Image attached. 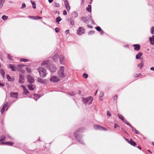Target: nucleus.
Segmentation results:
<instances>
[{"label":"nucleus","instance_id":"f257e3e1","mask_svg":"<svg viewBox=\"0 0 154 154\" xmlns=\"http://www.w3.org/2000/svg\"><path fill=\"white\" fill-rule=\"evenodd\" d=\"M83 128H79L74 133V135L78 142L82 144H84V143L82 140V135L81 134V133L83 132Z\"/></svg>","mask_w":154,"mask_h":154},{"label":"nucleus","instance_id":"f03ea898","mask_svg":"<svg viewBox=\"0 0 154 154\" xmlns=\"http://www.w3.org/2000/svg\"><path fill=\"white\" fill-rule=\"evenodd\" d=\"M41 65L42 66H44L45 67L47 68L51 72H55L57 69V68L55 65L50 64L48 60L43 61L41 64Z\"/></svg>","mask_w":154,"mask_h":154},{"label":"nucleus","instance_id":"7ed1b4c3","mask_svg":"<svg viewBox=\"0 0 154 154\" xmlns=\"http://www.w3.org/2000/svg\"><path fill=\"white\" fill-rule=\"evenodd\" d=\"M40 76L42 77H45L47 75L46 69L44 68L40 67L37 69Z\"/></svg>","mask_w":154,"mask_h":154},{"label":"nucleus","instance_id":"20e7f679","mask_svg":"<svg viewBox=\"0 0 154 154\" xmlns=\"http://www.w3.org/2000/svg\"><path fill=\"white\" fill-rule=\"evenodd\" d=\"M64 68V67L63 66H60L57 72V75L60 78H64L65 77Z\"/></svg>","mask_w":154,"mask_h":154},{"label":"nucleus","instance_id":"39448f33","mask_svg":"<svg viewBox=\"0 0 154 154\" xmlns=\"http://www.w3.org/2000/svg\"><path fill=\"white\" fill-rule=\"evenodd\" d=\"M82 100L84 104L90 105L93 101V98L91 96H89L87 98L82 97Z\"/></svg>","mask_w":154,"mask_h":154},{"label":"nucleus","instance_id":"423d86ee","mask_svg":"<svg viewBox=\"0 0 154 154\" xmlns=\"http://www.w3.org/2000/svg\"><path fill=\"white\" fill-rule=\"evenodd\" d=\"M94 128L96 130H99L100 131H106L107 130V129L99 125H94Z\"/></svg>","mask_w":154,"mask_h":154},{"label":"nucleus","instance_id":"0eeeda50","mask_svg":"<svg viewBox=\"0 0 154 154\" xmlns=\"http://www.w3.org/2000/svg\"><path fill=\"white\" fill-rule=\"evenodd\" d=\"M60 80L58 77L55 75L52 76L50 79V81L53 82H58Z\"/></svg>","mask_w":154,"mask_h":154},{"label":"nucleus","instance_id":"6e6552de","mask_svg":"<svg viewBox=\"0 0 154 154\" xmlns=\"http://www.w3.org/2000/svg\"><path fill=\"white\" fill-rule=\"evenodd\" d=\"M27 79L28 82L30 84L33 83L34 82V79L33 77L30 75H27Z\"/></svg>","mask_w":154,"mask_h":154},{"label":"nucleus","instance_id":"1a4fd4ad","mask_svg":"<svg viewBox=\"0 0 154 154\" xmlns=\"http://www.w3.org/2000/svg\"><path fill=\"white\" fill-rule=\"evenodd\" d=\"M85 29L82 27H79L77 30V34L79 35H82L84 34L85 32Z\"/></svg>","mask_w":154,"mask_h":154},{"label":"nucleus","instance_id":"9d476101","mask_svg":"<svg viewBox=\"0 0 154 154\" xmlns=\"http://www.w3.org/2000/svg\"><path fill=\"white\" fill-rule=\"evenodd\" d=\"M60 59V62L61 64H64V61H65V57L64 56L60 55L59 57Z\"/></svg>","mask_w":154,"mask_h":154},{"label":"nucleus","instance_id":"9b49d317","mask_svg":"<svg viewBox=\"0 0 154 154\" xmlns=\"http://www.w3.org/2000/svg\"><path fill=\"white\" fill-rule=\"evenodd\" d=\"M20 87L22 88L23 89V94H24L26 95L27 94L29 93V91L26 88V87L23 85H21Z\"/></svg>","mask_w":154,"mask_h":154},{"label":"nucleus","instance_id":"f8f14e48","mask_svg":"<svg viewBox=\"0 0 154 154\" xmlns=\"http://www.w3.org/2000/svg\"><path fill=\"white\" fill-rule=\"evenodd\" d=\"M8 67L10 68L13 71H15L16 70L17 68V67L14 66V65H13L11 64H9L8 66Z\"/></svg>","mask_w":154,"mask_h":154},{"label":"nucleus","instance_id":"ddd939ff","mask_svg":"<svg viewBox=\"0 0 154 154\" xmlns=\"http://www.w3.org/2000/svg\"><path fill=\"white\" fill-rule=\"evenodd\" d=\"M133 46L134 47V50L135 51H139L140 49L141 46L139 44H134Z\"/></svg>","mask_w":154,"mask_h":154},{"label":"nucleus","instance_id":"4468645a","mask_svg":"<svg viewBox=\"0 0 154 154\" xmlns=\"http://www.w3.org/2000/svg\"><path fill=\"white\" fill-rule=\"evenodd\" d=\"M82 20L84 23H87V22L90 20V17H82L81 18Z\"/></svg>","mask_w":154,"mask_h":154},{"label":"nucleus","instance_id":"2eb2a0df","mask_svg":"<svg viewBox=\"0 0 154 154\" xmlns=\"http://www.w3.org/2000/svg\"><path fill=\"white\" fill-rule=\"evenodd\" d=\"M66 20L68 22H70V24L72 26H73L74 25V21L72 19V18H67Z\"/></svg>","mask_w":154,"mask_h":154},{"label":"nucleus","instance_id":"dca6fc26","mask_svg":"<svg viewBox=\"0 0 154 154\" xmlns=\"http://www.w3.org/2000/svg\"><path fill=\"white\" fill-rule=\"evenodd\" d=\"M18 93L15 92H11L10 93V96L13 97L17 98L18 97Z\"/></svg>","mask_w":154,"mask_h":154},{"label":"nucleus","instance_id":"f3484780","mask_svg":"<svg viewBox=\"0 0 154 154\" xmlns=\"http://www.w3.org/2000/svg\"><path fill=\"white\" fill-rule=\"evenodd\" d=\"M59 56L57 54H55L52 57V60L55 62H56L57 61L58 58H59Z\"/></svg>","mask_w":154,"mask_h":154},{"label":"nucleus","instance_id":"a211bd4d","mask_svg":"<svg viewBox=\"0 0 154 154\" xmlns=\"http://www.w3.org/2000/svg\"><path fill=\"white\" fill-rule=\"evenodd\" d=\"M27 87L29 90L30 91H32L34 90L35 88V85L32 84L28 85H27Z\"/></svg>","mask_w":154,"mask_h":154},{"label":"nucleus","instance_id":"6ab92c4d","mask_svg":"<svg viewBox=\"0 0 154 154\" xmlns=\"http://www.w3.org/2000/svg\"><path fill=\"white\" fill-rule=\"evenodd\" d=\"M64 4L67 11H69L70 8L69 2L67 1H65V2L64 3Z\"/></svg>","mask_w":154,"mask_h":154},{"label":"nucleus","instance_id":"aec40b11","mask_svg":"<svg viewBox=\"0 0 154 154\" xmlns=\"http://www.w3.org/2000/svg\"><path fill=\"white\" fill-rule=\"evenodd\" d=\"M128 143L131 145L134 146H136L137 145L135 141H133L132 139L131 138L130 139Z\"/></svg>","mask_w":154,"mask_h":154},{"label":"nucleus","instance_id":"412c9836","mask_svg":"<svg viewBox=\"0 0 154 154\" xmlns=\"http://www.w3.org/2000/svg\"><path fill=\"white\" fill-rule=\"evenodd\" d=\"M29 18L32 19L33 20H37L38 19H40L42 18L38 16H30L29 17Z\"/></svg>","mask_w":154,"mask_h":154},{"label":"nucleus","instance_id":"4be33fe9","mask_svg":"<svg viewBox=\"0 0 154 154\" xmlns=\"http://www.w3.org/2000/svg\"><path fill=\"white\" fill-rule=\"evenodd\" d=\"M149 40L151 45H153L154 44V35L152 36V38L151 37L149 38Z\"/></svg>","mask_w":154,"mask_h":154},{"label":"nucleus","instance_id":"5701e85b","mask_svg":"<svg viewBox=\"0 0 154 154\" xmlns=\"http://www.w3.org/2000/svg\"><path fill=\"white\" fill-rule=\"evenodd\" d=\"M71 16L72 18H75L78 16V14L76 11H74L71 14Z\"/></svg>","mask_w":154,"mask_h":154},{"label":"nucleus","instance_id":"b1692460","mask_svg":"<svg viewBox=\"0 0 154 154\" xmlns=\"http://www.w3.org/2000/svg\"><path fill=\"white\" fill-rule=\"evenodd\" d=\"M6 77L7 79L9 81L13 82L14 80V78H11L8 74L6 75Z\"/></svg>","mask_w":154,"mask_h":154},{"label":"nucleus","instance_id":"393cba45","mask_svg":"<svg viewBox=\"0 0 154 154\" xmlns=\"http://www.w3.org/2000/svg\"><path fill=\"white\" fill-rule=\"evenodd\" d=\"M143 55V54L141 52H139L136 55V58L137 60L140 59L141 56Z\"/></svg>","mask_w":154,"mask_h":154},{"label":"nucleus","instance_id":"a878e982","mask_svg":"<svg viewBox=\"0 0 154 154\" xmlns=\"http://www.w3.org/2000/svg\"><path fill=\"white\" fill-rule=\"evenodd\" d=\"M37 81L40 83L44 84L45 83V82L44 80L40 78H38L37 79Z\"/></svg>","mask_w":154,"mask_h":154},{"label":"nucleus","instance_id":"bb28decb","mask_svg":"<svg viewBox=\"0 0 154 154\" xmlns=\"http://www.w3.org/2000/svg\"><path fill=\"white\" fill-rule=\"evenodd\" d=\"M132 128V131L135 133V134H139V132L137 131L136 129L134 128L132 126H131V127Z\"/></svg>","mask_w":154,"mask_h":154},{"label":"nucleus","instance_id":"cd10ccee","mask_svg":"<svg viewBox=\"0 0 154 154\" xmlns=\"http://www.w3.org/2000/svg\"><path fill=\"white\" fill-rule=\"evenodd\" d=\"M62 19H61L60 17V16H58L57 17L56 19V22L58 24H59V22L60 21L62 20Z\"/></svg>","mask_w":154,"mask_h":154},{"label":"nucleus","instance_id":"c85d7f7f","mask_svg":"<svg viewBox=\"0 0 154 154\" xmlns=\"http://www.w3.org/2000/svg\"><path fill=\"white\" fill-rule=\"evenodd\" d=\"M86 10L88 11L91 12V5H88V7L86 8Z\"/></svg>","mask_w":154,"mask_h":154},{"label":"nucleus","instance_id":"c756f323","mask_svg":"<svg viewBox=\"0 0 154 154\" xmlns=\"http://www.w3.org/2000/svg\"><path fill=\"white\" fill-rule=\"evenodd\" d=\"M118 116L123 122L125 120L124 118L121 114H118Z\"/></svg>","mask_w":154,"mask_h":154},{"label":"nucleus","instance_id":"7c9ffc66","mask_svg":"<svg viewBox=\"0 0 154 154\" xmlns=\"http://www.w3.org/2000/svg\"><path fill=\"white\" fill-rule=\"evenodd\" d=\"M7 58L10 60L13 61V59L12 58V57L9 54H7Z\"/></svg>","mask_w":154,"mask_h":154},{"label":"nucleus","instance_id":"2f4dec72","mask_svg":"<svg viewBox=\"0 0 154 154\" xmlns=\"http://www.w3.org/2000/svg\"><path fill=\"white\" fill-rule=\"evenodd\" d=\"M144 64L143 62H141L140 63H139L137 65V66L140 68L141 69H142V68Z\"/></svg>","mask_w":154,"mask_h":154},{"label":"nucleus","instance_id":"473e14b6","mask_svg":"<svg viewBox=\"0 0 154 154\" xmlns=\"http://www.w3.org/2000/svg\"><path fill=\"white\" fill-rule=\"evenodd\" d=\"M0 73L3 77H4L5 72L3 69H0Z\"/></svg>","mask_w":154,"mask_h":154},{"label":"nucleus","instance_id":"72a5a7b5","mask_svg":"<svg viewBox=\"0 0 154 154\" xmlns=\"http://www.w3.org/2000/svg\"><path fill=\"white\" fill-rule=\"evenodd\" d=\"M5 1V0H0V8H2L3 4L4 3Z\"/></svg>","mask_w":154,"mask_h":154},{"label":"nucleus","instance_id":"f704fd0d","mask_svg":"<svg viewBox=\"0 0 154 154\" xmlns=\"http://www.w3.org/2000/svg\"><path fill=\"white\" fill-rule=\"evenodd\" d=\"M29 61V60L27 59L22 58L20 59V62H27Z\"/></svg>","mask_w":154,"mask_h":154},{"label":"nucleus","instance_id":"c9c22d12","mask_svg":"<svg viewBox=\"0 0 154 154\" xmlns=\"http://www.w3.org/2000/svg\"><path fill=\"white\" fill-rule=\"evenodd\" d=\"M68 94L69 95L71 96H73L75 94V93L74 92L72 91V92H69L68 93Z\"/></svg>","mask_w":154,"mask_h":154},{"label":"nucleus","instance_id":"e433bc0d","mask_svg":"<svg viewBox=\"0 0 154 154\" xmlns=\"http://www.w3.org/2000/svg\"><path fill=\"white\" fill-rule=\"evenodd\" d=\"M26 69L28 73L29 74H31V71L30 69L27 67L26 68Z\"/></svg>","mask_w":154,"mask_h":154},{"label":"nucleus","instance_id":"4c0bfd02","mask_svg":"<svg viewBox=\"0 0 154 154\" xmlns=\"http://www.w3.org/2000/svg\"><path fill=\"white\" fill-rule=\"evenodd\" d=\"M33 95L35 97H36L37 98V99L35 98H34V99L36 101H37V100L38 98H39L40 97L39 95L38 94H33Z\"/></svg>","mask_w":154,"mask_h":154},{"label":"nucleus","instance_id":"58836bf2","mask_svg":"<svg viewBox=\"0 0 154 154\" xmlns=\"http://www.w3.org/2000/svg\"><path fill=\"white\" fill-rule=\"evenodd\" d=\"M6 137L4 136H2L0 137V141L5 140Z\"/></svg>","mask_w":154,"mask_h":154},{"label":"nucleus","instance_id":"ea45409f","mask_svg":"<svg viewBox=\"0 0 154 154\" xmlns=\"http://www.w3.org/2000/svg\"><path fill=\"white\" fill-rule=\"evenodd\" d=\"M124 122L125 124H126L130 126V127L132 126L130 124H129L126 120H125L123 122Z\"/></svg>","mask_w":154,"mask_h":154},{"label":"nucleus","instance_id":"a19ab883","mask_svg":"<svg viewBox=\"0 0 154 154\" xmlns=\"http://www.w3.org/2000/svg\"><path fill=\"white\" fill-rule=\"evenodd\" d=\"M151 33L152 34H154V26H152L151 29Z\"/></svg>","mask_w":154,"mask_h":154},{"label":"nucleus","instance_id":"79ce46f5","mask_svg":"<svg viewBox=\"0 0 154 154\" xmlns=\"http://www.w3.org/2000/svg\"><path fill=\"white\" fill-rule=\"evenodd\" d=\"M8 18V17L7 16H6L5 15H3L2 17V19L4 20H6Z\"/></svg>","mask_w":154,"mask_h":154},{"label":"nucleus","instance_id":"37998d69","mask_svg":"<svg viewBox=\"0 0 154 154\" xmlns=\"http://www.w3.org/2000/svg\"><path fill=\"white\" fill-rule=\"evenodd\" d=\"M95 28L97 30L98 32L101 31V30H102L101 28L99 26L96 27Z\"/></svg>","mask_w":154,"mask_h":154},{"label":"nucleus","instance_id":"c03bdc74","mask_svg":"<svg viewBox=\"0 0 154 154\" xmlns=\"http://www.w3.org/2000/svg\"><path fill=\"white\" fill-rule=\"evenodd\" d=\"M90 20H91V24H92L94 25L95 24L94 21L92 19V17L91 16H90Z\"/></svg>","mask_w":154,"mask_h":154},{"label":"nucleus","instance_id":"a18cd8bd","mask_svg":"<svg viewBox=\"0 0 154 154\" xmlns=\"http://www.w3.org/2000/svg\"><path fill=\"white\" fill-rule=\"evenodd\" d=\"M54 7H55L59 8L60 5L58 3L55 2L54 4Z\"/></svg>","mask_w":154,"mask_h":154},{"label":"nucleus","instance_id":"49530a36","mask_svg":"<svg viewBox=\"0 0 154 154\" xmlns=\"http://www.w3.org/2000/svg\"><path fill=\"white\" fill-rule=\"evenodd\" d=\"M94 31H93V30L91 31H89L88 32V35H92V34H94Z\"/></svg>","mask_w":154,"mask_h":154},{"label":"nucleus","instance_id":"de8ad7c7","mask_svg":"<svg viewBox=\"0 0 154 154\" xmlns=\"http://www.w3.org/2000/svg\"><path fill=\"white\" fill-rule=\"evenodd\" d=\"M5 144H8L11 145L13 144V143L12 142H5Z\"/></svg>","mask_w":154,"mask_h":154},{"label":"nucleus","instance_id":"09e8293b","mask_svg":"<svg viewBox=\"0 0 154 154\" xmlns=\"http://www.w3.org/2000/svg\"><path fill=\"white\" fill-rule=\"evenodd\" d=\"M83 77L85 79L87 78L88 77V75L85 73H84L83 74Z\"/></svg>","mask_w":154,"mask_h":154},{"label":"nucleus","instance_id":"8fccbe9b","mask_svg":"<svg viewBox=\"0 0 154 154\" xmlns=\"http://www.w3.org/2000/svg\"><path fill=\"white\" fill-rule=\"evenodd\" d=\"M121 130L122 131L124 132L126 134H128L127 132L125 131V130L124 128H121Z\"/></svg>","mask_w":154,"mask_h":154},{"label":"nucleus","instance_id":"3c124183","mask_svg":"<svg viewBox=\"0 0 154 154\" xmlns=\"http://www.w3.org/2000/svg\"><path fill=\"white\" fill-rule=\"evenodd\" d=\"M24 79V78L20 74V83L21 82L20 80H23Z\"/></svg>","mask_w":154,"mask_h":154},{"label":"nucleus","instance_id":"603ef678","mask_svg":"<svg viewBox=\"0 0 154 154\" xmlns=\"http://www.w3.org/2000/svg\"><path fill=\"white\" fill-rule=\"evenodd\" d=\"M26 6V5L24 3H23L22 4V6L20 8L22 9V8H24Z\"/></svg>","mask_w":154,"mask_h":154},{"label":"nucleus","instance_id":"864d4df0","mask_svg":"<svg viewBox=\"0 0 154 154\" xmlns=\"http://www.w3.org/2000/svg\"><path fill=\"white\" fill-rule=\"evenodd\" d=\"M55 31L56 32L58 33L59 31V28L56 27L55 29Z\"/></svg>","mask_w":154,"mask_h":154},{"label":"nucleus","instance_id":"5fc2aeb1","mask_svg":"<svg viewBox=\"0 0 154 154\" xmlns=\"http://www.w3.org/2000/svg\"><path fill=\"white\" fill-rule=\"evenodd\" d=\"M107 115L109 117L111 116V114L109 112V111H107Z\"/></svg>","mask_w":154,"mask_h":154},{"label":"nucleus","instance_id":"6e6d98bb","mask_svg":"<svg viewBox=\"0 0 154 154\" xmlns=\"http://www.w3.org/2000/svg\"><path fill=\"white\" fill-rule=\"evenodd\" d=\"M5 110V108L3 107L1 109V113L2 114L3 113Z\"/></svg>","mask_w":154,"mask_h":154},{"label":"nucleus","instance_id":"4d7b16f0","mask_svg":"<svg viewBox=\"0 0 154 154\" xmlns=\"http://www.w3.org/2000/svg\"><path fill=\"white\" fill-rule=\"evenodd\" d=\"M103 95H104V94L102 92V93H100V95H99V97L100 98V97H103Z\"/></svg>","mask_w":154,"mask_h":154},{"label":"nucleus","instance_id":"13d9d810","mask_svg":"<svg viewBox=\"0 0 154 154\" xmlns=\"http://www.w3.org/2000/svg\"><path fill=\"white\" fill-rule=\"evenodd\" d=\"M63 14L64 15H66L67 14V11L66 10H64L63 11Z\"/></svg>","mask_w":154,"mask_h":154},{"label":"nucleus","instance_id":"bf43d9fd","mask_svg":"<svg viewBox=\"0 0 154 154\" xmlns=\"http://www.w3.org/2000/svg\"><path fill=\"white\" fill-rule=\"evenodd\" d=\"M25 72H26L25 70H22L20 68V72H21L22 73H25Z\"/></svg>","mask_w":154,"mask_h":154},{"label":"nucleus","instance_id":"052dcab7","mask_svg":"<svg viewBox=\"0 0 154 154\" xmlns=\"http://www.w3.org/2000/svg\"><path fill=\"white\" fill-rule=\"evenodd\" d=\"M87 26L89 27V28H93V26H91V25H89V24H88L87 25Z\"/></svg>","mask_w":154,"mask_h":154},{"label":"nucleus","instance_id":"680f3d73","mask_svg":"<svg viewBox=\"0 0 154 154\" xmlns=\"http://www.w3.org/2000/svg\"><path fill=\"white\" fill-rule=\"evenodd\" d=\"M8 104V103H6L3 105V107H4L5 108L6 107H7V105Z\"/></svg>","mask_w":154,"mask_h":154},{"label":"nucleus","instance_id":"e2e57ef3","mask_svg":"<svg viewBox=\"0 0 154 154\" xmlns=\"http://www.w3.org/2000/svg\"><path fill=\"white\" fill-rule=\"evenodd\" d=\"M30 2L32 4V5H36L35 3L33 2L32 0H31Z\"/></svg>","mask_w":154,"mask_h":154},{"label":"nucleus","instance_id":"0e129e2a","mask_svg":"<svg viewBox=\"0 0 154 154\" xmlns=\"http://www.w3.org/2000/svg\"><path fill=\"white\" fill-rule=\"evenodd\" d=\"M118 127H119V126L118 125H117L116 123H115L114 126V128H116Z\"/></svg>","mask_w":154,"mask_h":154},{"label":"nucleus","instance_id":"69168bd1","mask_svg":"<svg viewBox=\"0 0 154 154\" xmlns=\"http://www.w3.org/2000/svg\"><path fill=\"white\" fill-rule=\"evenodd\" d=\"M117 97H118V96L117 95H115L113 97V99H114V100L116 99H117Z\"/></svg>","mask_w":154,"mask_h":154},{"label":"nucleus","instance_id":"338daca9","mask_svg":"<svg viewBox=\"0 0 154 154\" xmlns=\"http://www.w3.org/2000/svg\"><path fill=\"white\" fill-rule=\"evenodd\" d=\"M99 32H100V34L101 35H102L103 34L104 32L102 29L101 30V31H99Z\"/></svg>","mask_w":154,"mask_h":154},{"label":"nucleus","instance_id":"774afa93","mask_svg":"<svg viewBox=\"0 0 154 154\" xmlns=\"http://www.w3.org/2000/svg\"><path fill=\"white\" fill-rule=\"evenodd\" d=\"M26 66V65L20 63V68L22 66Z\"/></svg>","mask_w":154,"mask_h":154}]
</instances>
